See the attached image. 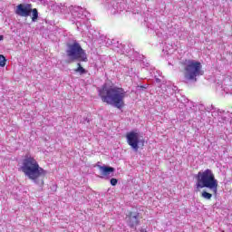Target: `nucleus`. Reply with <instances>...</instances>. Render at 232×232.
I'll return each mask as SVG.
<instances>
[{"instance_id": "nucleus-1", "label": "nucleus", "mask_w": 232, "mask_h": 232, "mask_svg": "<svg viewBox=\"0 0 232 232\" xmlns=\"http://www.w3.org/2000/svg\"><path fill=\"white\" fill-rule=\"evenodd\" d=\"M21 169L29 180H33L38 186H44V178L47 171L39 166V162L32 155L26 154L24 156Z\"/></svg>"}, {"instance_id": "nucleus-2", "label": "nucleus", "mask_w": 232, "mask_h": 232, "mask_svg": "<svg viewBox=\"0 0 232 232\" xmlns=\"http://www.w3.org/2000/svg\"><path fill=\"white\" fill-rule=\"evenodd\" d=\"M99 97L106 104H113L118 110L124 108V99H126V91L122 87L109 86L104 83L99 90Z\"/></svg>"}, {"instance_id": "nucleus-3", "label": "nucleus", "mask_w": 232, "mask_h": 232, "mask_svg": "<svg viewBox=\"0 0 232 232\" xmlns=\"http://www.w3.org/2000/svg\"><path fill=\"white\" fill-rule=\"evenodd\" d=\"M197 183L196 189L199 191L203 188L210 189L214 195H217L218 191V180L215 178L213 170L207 169L204 171H199L196 176Z\"/></svg>"}, {"instance_id": "nucleus-4", "label": "nucleus", "mask_w": 232, "mask_h": 232, "mask_svg": "<svg viewBox=\"0 0 232 232\" xmlns=\"http://www.w3.org/2000/svg\"><path fill=\"white\" fill-rule=\"evenodd\" d=\"M184 65V75L188 81H194L197 82V77L204 75V71H202V63L195 60H185Z\"/></svg>"}, {"instance_id": "nucleus-5", "label": "nucleus", "mask_w": 232, "mask_h": 232, "mask_svg": "<svg viewBox=\"0 0 232 232\" xmlns=\"http://www.w3.org/2000/svg\"><path fill=\"white\" fill-rule=\"evenodd\" d=\"M67 46L66 54L69 58L67 63H75V61H82V63L88 62V56H86V52L82 50L81 44L74 42L69 44Z\"/></svg>"}, {"instance_id": "nucleus-6", "label": "nucleus", "mask_w": 232, "mask_h": 232, "mask_svg": "<svg viewBox=\"0 0 232 232\" xmlns=\"http://www.w3.org/2000/svg\"><path fill=\"white\" fill-rule=\"evenodd\" d=\"M14 13L20 17H30L32 15L31 19L33 23H35L39 19V11H37V8L32 9L31 4H19Z\"/></svg>"}, {"instance_id": "nucleus-7", "label": "nucleus", "mask_w": 232, "mask_h": 232, "mask_svg": "<svg viewBox=\"0 0 232 232\" xmlns=\"http://www.w3.org/2000/svg\"><path fill=\"white\" fill-rule=\"evenodd\" d=\"M126 139L129 146H131L134 151H139V133L135 131L128 132Z\"/></svg>"}, {"instance_id": "nucleus-8", "label": "nucleus", "mask_w": 232, "mask_h": 232, "mask_svg": "<svg viewBox=\"0 0 232 232\" xmlns=\"http://www.w3.org/2000/svg\"><path fill=\"white\" fill-rule=\"evenodd\" d=\"M127 218L130 227H137L140 224V214L139 212H129Z\"/></svg>"}, {"instance_id": "nucleus-9", "label": "nucleus", "mask_w": 232, "mask_h": 232, "mask_svg": "<svg viewBox=\"0 0 232 232\" xmlns=\"http://www.w3.org/2000/svg\"><path fill=\"white\" fill-rule=\"evenodd\" d=\"M100 171H101V175H102V177H108V175H110V173H113V171H115V168L113 167H108V166H98Z\"/></svg>"}, {"instance_id": "nucleus-10", "label": "nucleus", "mask_w": 232, "mask_h": 232, "mask_svg": "<svg viewBox=\"0 0 232 232\" xmlns=\"http://www.w3.org/2000/svg\"><path fill=\"white\" fill-rule=\"evenodd\" d=\"M77 66H78V67H77V69L74 70V72H75L76 73H81V75H84V73H86V69L83 68V67L81 65V63H78Z\"/></svg>"}, {"instance_id": "nucleus-11", "label": "nucleus", "mask_w": 232, "mask_h": 232, "mask_svg": "<svg viewBox=\"0 0 232 232\" xmlns=\"http://www.w3.org/2000/svg\"><path fill=\"white\" fill-rule=\"evenodd\" d=\"M201 197L203 198H206V200H211V198L213 197V194L204 190L202 193H201Z\"/></svg>"}, {"instance_id": "nucleus-12", "label": "nucleus", "mask_w": 232, "mask_h": 232, "mask_svg": "<svg viewBox=\"0 0 232 232\" xmlns=\"http://www.w3.org/2000/svg\"><path fill=\"white\" fill-rule=\"evenodd\" d=\"M0 66L2 68H5V66H6V58L3 54H0Z\"/></svg>"}, {"instance_id": "nucleus-13", "label": "nucleus", "mask_w": 232, "mask_h": 232, "mask_svg": "<svg viewBox=\"0 0 232 232\" xmlns=\"http://www.w3.org/2000/svg\"><path fill=\"white\" fill-rule=\"evenodd\" d=\"M119 182V179H115V178H112L111 179V184L112 186H117V183Z\"/></svg>"}, {"instance_id": "nucleus-14", "label": "nucleus", "mask_w": 232, "mask_h": 232, "mask_svg": "<svg viewBox=\"0 0 232 232\" xmlns=\"http://www.w3.org/2000/svg\"><path fill=\"white\" fill-rule=\"evenodd\" d=\"M140 231V232H147V231H146V228H141Z\"/></svg>"}, {"instance_id": "nucleus-15", "label": "nucleus", "mask_w": 232, "mask_h": 232, "mask_svg": "<svg viewBox=\"0 0 232 232\" xmlns=\"http://www.w3.org/2000/svg\"><path fill=\"white\" fill-rule=\"evenodd\" d=\"M3 39H5V37L3 35H0V41H3Z\"/></svg>"}, {"instance_id": "nucleus-16", "label": "nucleus", "mask_w": 232, "mask_h": 232, "mask_svg": "<svg viewBox=\"0 0 232 232\" xmlns=\"http://www.w3.org/2000/svg\"><path fill=\"white\" fill-rule=\"evenodd\" d=\"M141 142L144 143V140H142Z\"/></svg>"}, {"instance_id": "nucleus-17", "label": "nucleus", "mask_w": 232, "mask_h": 232, "mask_svg": "<svg viewBox=\"0 0 232 232\" xmlns=\"http://www.w3.org/2000/svg\"><path fill=\"white\" fill-rule=\"evenodd\" d=\"M222 232H225V231H222Z\"/></svg>"}]
</instances>
